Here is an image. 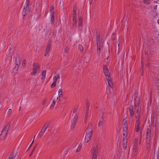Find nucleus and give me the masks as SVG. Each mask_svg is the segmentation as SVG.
Wrapping results in <instances>:
<instances>
[{"instance_id":"1","label":"nucleus","mask_w":159,"mask_h":159,"mask_svg":"<svg viewBox=\"0 0 159 159\" xmlns=\"http://www.w3.org/2000/svg\"><path fill=\"white\" fill-rule=\"evenodd\" d=\"M103 70L106 79L107 81V83L106 82V84H108L109 86L111 87L113 84L112 79L110 77V73L109 70L105 65H104Z\"/></svg>"},{"instance_id":"2","label":"nucleus","mask_w":159,"mask_h":159,"mask_svg":"<svg viewBox=\"0 0 159 159\" xmlns=\"http://www.w3.org/2000/svg\"><path fill=\"white\" fill-rule=\"evenodd\" d=\"M92 131V127L91 125H90L87 129L85 139L86 142H88L90 139L91 137Z\"/></svg>"},{"instance_id":"3","label":"nucleus","mask_w":159,"mask_h":159,"mask_svg":"<svg viewBox=\"0 0 159 159\" xmlns=\"http://www.w3.org/2000/svg\"><path fill=\"white\" fill-rule=\"evenodd\" d=\"M128 131H123V146L124 150L127 148V144Z\"/></svg>"},{"instance_id":"4","label":"nucleus","mask_w":159,"mask_h":159,"mask_svg":"<svg viewBox=\"0 0 159 159\" xmlns=\"http://www.w3.org/2000/svg\"><path fill=\"white\" fill-rule=\"evenodd\" d=\"M9 126L8 125H7L4 127L0 136L1 139H3L6 137L7 133L9 130Z\"/></svg>"},{"instance_id":"5","label":"nucleus","mask_w":159,"mask_h":159,"mask_svg":"<svg viewBox=\"0 0 159 159\" xmlns=\"http://www.w3.org/2000/svg\"><path fill=\"white\" fill-rule=\"evenodd\" d=\"M39 68V66L37 63H34V64L33 68V72L31 73L34 75H38L39 73L38 72V70Z\"/></svg>"},{"instance_id":"6","label":"nucleus","mask_w":159,"mask_h":159,"mask_svg":"<svg viewBox=\"0 0 159 159\" xmlns=\"http://www.w3.org/2000/svg\"><path fill=\"white\" fill-rule=\"evenodd\" d=\"M138 142V139H135L134 141V144L133 149V155L134 156H136L137 155V152Z\"/></svg>"},{"instance_id":"7","label":"nucleus","mask_w":159,"mask_h":159,"mask_svg":"<svg viewBox=\"0 0 159 159\" xmlns=\"http://www.w3.org/2000/svg\"><path fill=\"white\" fill-rule=\"evenodd\" d=\"M29 0H26L22 12V14L24 16H25V14H26L28 12V10L29 9V7L28 6L29 4Z\"/></svg>"},{"instance_id":"8","label":"nucleus","mask_w":159,"mask_h":159,"mask_svg":"<svg viewBox=\"0 0 159 159\" xmlns=\"http://www.w3.org/2000/svg\"><path fill=\"white\" fill-rule=\"evenodd\" d=\"M139 120L138 117H137V118H136V124H135V130L137 132H138L139 131L140 125V122L139 121Z\"/></svg>"},{"instance_id":"9","label":"nucleus","mask_w":159,"mask_h":159,"mask_svg":"<svg viewBox=\"0 0 159 159\" xmlns=\"http://www.w3.org/2000/svg\"><path fill=\"white\" fill-rule=\"evenodd\" d=\"M48 126V125H45L44 126V127H43L41 130V131L39 133L38 135V137H41L43 135L46 130H47Z\"/></svg>"},{"instance_id":"10","label":"nucleus","mask_w":159,"mask_h":159,"mask_svg":"<svg viewBox=\"0 0 159 159\" xmlns=\"http://www.w3.org/2000/svg\"><path fill=\"white\" fill-rule=\"evenodd\" d=\"M76 17V10L74 9L73 12V25L75 26L77 25Z\"/></svg>"},{"instance_id":"11","label":"nucleus","mask_w":159,"mask_h":159,"mask_svg":"<svg viewBox=\"0 0 159 159\" xmlns=\"http://www.w3.org/2000/svg\"><path fill=\"white\" fill-rule=\"evenodd\" d=\"M135 106H139V104H140L139 99L138 97V93H135L134 95Z\"/></svg>"},{"instance_id":"12","label":"nucleus","mask_w":159,"mask_h":159,"mask_svg":"<svg viewBox=\"0 0 159 159\" xmlns=\"http://www.w3.org/2000/svg\"><path fill=\"white\" fill-rule=\"evenodd\" d=\"M20 64V60L17 59L16 60V63H15V66L14 67V70L17 71L18 70Z\"/></svg>"},{"instance_id":"13","label":"nucleus","mask_w":159,"mask_h":159,"mask_svg":"<svg viewBox=\"0 0 159 159\" xmlns=\"http://www.w3.org/2000/svg\"><path fill=\"white\" fill-rule=\"evenodd\" d=\"M139 106H135L137 108V110L136 111V113H137V115H136V118H137V117H138L139 118V120H140V104H139Z\"/></svg>"},{"instance_id":"14","label":"nucleus","mask_w":159,"mask_h":159,"mask_svg":"<svg viewBox=\"0 0 159 159\" xmlns=\"http://www.w3.org/2000/svg\"><path fill=\"white\" fill-rule=\"evenodd\" d=\"M130 116L131 118L133 117L134 112L133 111V107L132 105H130L129 108Z\"/></svg>"},{"instance_id":"15","label":"nucleus","mask_w":159,"mask_h":159,"mask_svg":"<svg viewBox=\"0 0 159 159\" xmlns=\"http://www.w3.org/2000/svg\"><path fill=\"white\" fill-rule=\"evenodd\" d=\"M59 76L60 75L59 74H57L56 73H55L53 77V80L54 81L53 82H54V83H57Z\"/></svg>"},{"instance_id":"16","label":"nucleus","mask_w":159,"mask_h":159,"mask_svg":"<svg viewBox=\"0 0 159 159\" xmlns=\"http://www.w3.org/2000/svg\"><path fill=\"white\" fill-rule=\"evenodd\" d=\"M151 136V130L149 128H148L147 130L146 139H150Z\"/></svg>"},{"instance_id":"17","label":"nucleus","mask_w":159,"mask_h":159,"mask_svg":"<svg viewBox=\"0 0 159 159\" xmlns=\"http://www.w3.org/2000/svg\"><path fill=\"white\" fill-rule=\"evenodd\" d=\"M46 71L45 70H44L43 71L42 73V82L43 83L44 82L45 79L46 77Z\"/></svg>"},{"instance_id":"18","label":"nucleus","mask_w":159,"mask_h":159,"mask_svg":"<svg viewBox=\"0 0 159 159\" xmlns=\"http://www.w3.org/2000/svg\"><path fill=\"white\" fill-rule=\"evenodd\" d=\"M98 151V148L96 145H94L92 150V153L97 154Z\"/></svg>"},{"instance_id":"19","label":"nucleus","mask_w":159,"mask_h":159,"mask_svg":"<svg viewBox=\"0 0 159 159\" xmlns=\"http://www.w3.org/2000/svg\"><path fill=\"white\" fill-rule=\"evenodd\" d=\"M83 20L81 17H80L79 22V28H81L82 26Z\"/></svg>"},{"instance_id":"20","label":"nucleus","mask_w":159,"mask_h":159,"mask_svg":"<svg viewBox=\"0 0 159 159\" xmlns=\"http://www.w3.org/2000/svg\"><path fill=\"white\" fill-rule=\"evenodd\" d=\"M51 47V42H48L47 45V48L46 49L45 52H48L50 50V48Z\"/></svg>"},{"instance_id":"21","label":"nucleus","mask_w":159,"mask_h":159,"mask_svg":"<svg viewBox=\"0 0 159 159\" xmlns=\"http://www.w3.org/2000/svg\"><path fill=\"white\" fill-rule=\"evenodd\" d=\"M102 48V45H101L100 42L97 43V49L98 50H101Z\"/></svg>"},{"instance_id":"22","label":"nucleus","mask_w":159,"mask_h":159,"mask_svg":"<svg viewBox=\"0 0 159 159\" xmlns=\"http://www.w3.org/2000/svg\"><path fill=\"white\" fill-rule=\"evenodd\" d=\"M63 90L62 89H59L58 92V96L59 97H62V96Z\"/></svg>"},{"instance_id":"23","label":"nucleus","mask_w":159,"mask_h":159,"mask_svg":"<svg viewBox=\"0 0 159 159\" xmlns=\"http://www.w3.org/2000/svg\"><path fill=\"white\" fill-rule=\"evenodd\" d=\"M78 115L77 114H75L73 118V121L77 122V120L78 119Z\"/></svg>"},{"instance_id":"24","label":"nucleus","mask_w":159,"mask_h":159,"mask_svg":"<svg viewBox=\"0 0 159 159\" xmlns=\"http://www.w3.org/2000/svg\"><path fill=\"white\" fill-rule=\"evenodd\" d=\"M11 54L10 53H8L7 55V57L6 58V62H7L8 61L11 60Z\"/></svg>"},{"instance_id":"25","label":"nucleus","mask_w":159,"mask_h":159,"mask_svg":"<svg viewBox=\"0 0 159 159\" xmlns=\"http://www.w3.org/2000/svg\"><path fill=\"white\" fill-rule=\"evenodd\" d=\"M55 103H56L55 101V100H53V102L52 103V104L51 105L50 107V110H52V109H53V108L54 107V106L55 105Z\"/></svg>"},{"instance_id":"26","label":"nucleus","mask_w":159,"mask_h":159,"mask_svg":"<svg viewBox=\"0 0 159 159\" xmlns=\"http://www.w3.org/2000/svg\"><path fill=\"white\" fill-rule=\"evenodd\" d=\"M76 122L73 121L72 124L71 126V130H73L76 124Z\"/></svg>"},{"instance_id":"27","label":"nucleus","mask_w":159,"mask_h":159,"mask_svg":"<svg viewBox=\"0 0 159 159\" xmlns=\"http://www.w3.org/2000/svg\"><path fill=\"white\" fill-rule=\"evenodd\" d=\"M123 131H127V125H123Z\"/></svg>"},{"instance_id":"28","label":"nucleus","mask_w":159,"mask_h":159,"mask_svg":"<svg viewBox=\"0 0 159 159\" xmlns=\"http://www.w3.org/2000/svg\"><path fill=\"white\" fill-rule=\"evenodd\" d=\"M82 146V144L81 143H80L79 144L76 150L77 152H79L80 151L81 148Z\"/></svg>"},{"instance_id":"29","label":"nucleus","mask_w":159,"mask_h":159,"mask_svg":"<svg viewBox=\"0 0 159 159\" xmlns=\"http://www.w3.org/2000/svg\"><path fill=\"white\" fill-rule=\"evenodd\" d=\"M51 22L52 24L53 23L54 20V18H55V15H51Z\"/></svg>"},{"instance_id":"30","label":"nucleus","mask_w":159,"mask_h":159,"mask_svg":"<svg viewBox=\"0 0 159 159\" xmlns=\"http://www.w3.org/2000/svg\"><path fill=\"white\" fill-rule=\"evenodd\" d=\"M69 48L65 46L64 47V50L65 53H67L68 52V51H69Z\"/></svg>"},{"instance_id":"31","label":"nucleus","mask_w":159,"mask_h":159,"mask_svg":"<svg viewBox=\"0 0 159 159\" xmlns=\"http://www.w3.org/2000/svg\"><path fill=\"white\" fill-rule=\"evenodd\" d=\"M100 36L99 35H98L96 38V42L97 43H100Z\"/></svg>"},{"instance_id":"32","label":"nucleus","mask_w":159,"mask_h":159,"mask_svg":"<svg viewBox=\"0 0 159 159\" xmlns=\"http://www.w3.org/2000/svg\"><path fill=\"white\" fill-rule=\"evenodd\" d=\"M78 48H79V49L80 50L81 52H82L83 51V49H84V48H83V46L81 45H79Z\"/></svg>"},{"instance_id":"33","label":"nucleus","mask_w":159,"mask_h":159,"mask_svg":"<svg viewBox=\"0 0 159 159\" xmlns=\"http://www.w3.org/2000/svg\"><path fill=\"white\" fill-rule=\"evenodd\" d=\"M50 12L51 13V15H54V13L53 11V7H51L50 10Z\"/></svg>"},{"instance_id":"34","label":"nucleus","mask_w":159,"mask_h":159,"mask_svg":"<svg viewBox=\"0 0 159 159\" xmlns=\"http://www.w3.org/2000/svg\"><path fill=\"white\" fill-rule=\"evenodd\" d=\"M103 121L102 120L99 121L98 124L99 127H101V126L102 125Z\"/></svg>"},{"instance_id":"35","label":"nucleus","mask_w":159,"mask_h":159,"mask_svg":"<svg viewBox=\"0 0 159 159\" xmlns=\"http://www.w3.org/2000/svg\"><path fill=\"white\" fill-rule=\"evenodd\" d=\"M150 139H146V142L147 144V147H148L149 146V143H150Z\"/></svg>"},{"instance_id":"36","label":"nucleus","mask_w":159,"mask_h":159,"mask_svg":"<svg viewBox=\"0 0 159 159\" xmlns=\"http://www.w3.org/2000/svg\"><path fill=\"white\" fill-rule=\"evenodd\" d=\"M92 154H93V157L92 159H96L97 154L92 153Z\"/></svg>"},{"instance_id":"37","label":"nucleus","mask_w":159,"mask_h":159,"mask_svg":"<svg viewBox=\"0 0 159 159\" xmlns=\"http://www.w3.org/2000/svg\"><path fill=\"white\" fill-rule=\"evenodd\" d=\"M26 64V61L25 60H24L22 62V66L23 67V68L25 67Z\"/></svg>"},{"instance_id":"38","label":"nucleus","mask_w":159,"mask_h":159,"mask_svg":"<svg viewBox=\"0 0 159 159\" xmlns=\"http://www.w3.org/2000/svg\"><path fill=\"white\" fill-rule=\"evenodd\" d=\"M89 104L88 103H87V104L86 107V111H89Z\"/></svg>"},{"instance_id":"39","label":"nucleus","mask_w":159,"mask_h":159,"mask_svg":"<svg viewBox=\"0 0 159 159\" xmlns=\"http://www.w3.org/2000/svg\"><path fill=\"white\" fill-rule=\"evenodd\" d=\"M143 2L147 4H148L149 3V1L148 0H143Z\"/></svg>"},{"instance_id":"40","label":"nucleus","mask_w":159,"mask_h":159,"mask_svg":"<svg viewBox=\"0 0 159 159\" xmlns=\"http://www.w3.org/2000/svg\"><path fill=\"white\" fill-rule=\"evenodd\" d=\"M14 156L13 154H11L10 155L9 158V159H14Z\"/></svg>"},{"instance_id":"41","label":"nucleus","mask_w":159,"mask_h":159,"mask_svg":"<svg viewBox=\"0 0 159 159\" xmlns=\"http://www.w3.org/2000/svg\"><path fill=\"white\" fill-rule=\"evenodd\" d=\"M11 112V109H9L7 112V115L9 116Z\"/></svg>"},{"instance_id":"42","label":"nucleus","mask_w":159,"mask_h":159,"mask_svg":"<svg viewBox=\"0 0 159 159\" xmlns=\"http://www.w3.org/2000/svg\"><path fill=\"white\" fill-rule=\"evenodd\" d=\"M77 110V108L76 107H75L74 108L73 112L74 113H75Z\"/></svg>"},{"instance_id":"43","label":"nucleus","mask_w":159,"mask_h":159,"mask_svg":"<svg viewBox=\"0 0 159 159\" xmlns=\"http://www.w3.org/2000/svg\"><path fill=\"white\" fill-rule=\"evenodd\" d=\"M127 121L125 119H124L123 120V125H127Z\"/></svg>"},{"instance_id":"44","label":"nucleus","mask_w":159,"mask_h":159,"mask_svg":"<svg viewBox=\"0 0 159 159\" xmlns=\"http://www.w3.org/2000/svg\"><path fill=\"white\" fill-rule=\"evenodd\" d=\"M56 84V83H54V82H53L52 84L51 85V88H53V87H55Z\"/></svg>"},{"instance_id":"45","label":"nucleus","mask_w":159,"mask_h":159,"mask_svg":"<svg viewBox=\"0 0 159 159\" xmlns=\"http://www.w3.org/2000/svg\"><path fill=\"white\" fill-rule=\"evenodd\" d=\"M46 101V99H43L42 102V104L43 105H44L45 104Z\"/></svg>"},{"instance_id":"46","label":"nucleus","mask_w":159,"mask_h":159,"mask_svg":"<svg viewBox=\"0 0 159 159\" xmlns=\"http://www.w3.org/2000/svg\"><path fill=\"white\" fill-rule=\"evenodd\" d=\"M97 53H98V55L100 54V51L101 50H98L97 49Z\"/></svg>"},{"instance_id":"47","label":"nucleus","mask_w":159,"mask_h":159,"mask_svg":"<svg viewBox=\"0 0 159 159\" xmlns=\"http://www.w3.org/2000/svg\"><path fill=\"white\" fill-rule=\"evenodd\" d=\"M34 139H33V140L32 141V143H31V144H30V145L29 147V148H30L31 147V146L32 145L33 143H34Z\"/></svg>"},{"instance_id":"48","label":"nucleus","mask_w":159,"mask_h":159,"mask_svg":"<svg viewBox=\"0 0 159 159\" xmlns=\"http://www.w3.org/2000/svg\"><path fill=\"white\" fill-rule=\"evenodd\" d=\"M88 115L87 114H85V120H86L88 118Z\"/></svg>"},{"instance_id":"49","label":"nucleus","mask_w":159,"mask_h":159,"mask_svg":"<svg viewBox=\"0 0 159 159\" xmlns=\"http://www.w3.org/2000/svg\"><path fill=\"white\" fill-rule=\"evenodd\" d=\"M152 126L153 127H154L155 126L156 124H155L154 122H153L152 124Z\"/></svg>"},{"instance_id":"50","label":"nucleus","mask_w":159,"mask_h":159,"mask_svg":"<svg viewBox=\"0 0 159 159\" xmlns=\"http://www.w3.org/2000/svg\"><path fill=\"white\" fill-rule=\"evenodd\" d=\"M60 97H57V100H58V101H59L60 100Z\"/></svg>"},{"instance_id":"51","label":"nucleus","mask_w":159,"mask_h":159,"mask_svg":"<svg viewBox=\"0 0 159 159\" xmlns=\"http://www.w3.org/2000/svg\"><path fill=\"white\" fill-rule=\"evenodd\" d=\"M152 93L151 92V100H150V102H152V99H151V97H152Z\"/></svg>"},{"instance_id":"52","label":"nucleus","mask_w":159,"mask_h":159,"mask_svg":"<svg viewBox=\"0 0 159 159\" xmlns=\"http://www.w3.org/2000/svg\"><path fill=\"white\" fill-rule=\"evenodd\" d=\"M48 52H45V54H44V56H46L47 55V54Z\"/></svg>"},{"instance_id":"53","label":"nucleus","mask_w":159,"mask_h":159,"mask_svg":"<svg viewBox=\"0 0 159 159\" xmlns=\"http://www.w3.org/2000/svg\"><path fill=\"white\" fill-rule=\"evenodd\" d=\"M35 147L33 149V150H32L31 154L32 153V152H34V149H35Z\"/></svg>"},{"instance_id":"54","label":"nucleus","mask_w":159,"mask_h":159,"mask_svg":"<svg viewBox=\"0 0 159 159\" xmlns=\"http://www.w3.org/2000/svg\"><path fill=\"white\" fill-rule=\"evenodd\" d=\"M142 69H143V64L142 61Z\"/></svg>"},{"instance_id":"55","label":"nucleus","mask_w":159,"mask_h":159,"mask_svg":"<svg viewBox=\"0 0 159 159\" xmlns=\"http://www.w3.org/2000/svg\"><path fill=\"white\" fill-rule=\"evenodd\" d=\"M89 111H86V114L88 115Z\"/></svg>"},{"instance_id":"56","label":"nucleus","mask_w":159,"mask_h":159,"mask_svg":"<svg viewBox=\"0 0 159 159\" xmlns=\"http://www.w3.org/2000/svg\"><path fill=\"white\" fill-rule=\"evenodd\" d=\"M120 42H118V46H119V45H120Z\"/></svg>"},{"instance_id":"57","label":"nucleus","mask_w":159,"mask_h":159,"mask_svg":"<svg viewBox=\"0 0 159 159\" xmlns=\"http://www.w3.org/2000/svg\"><path fill=\"white\" fill-rule=\"evenodd\" d=\"M35 136L34 137V139L35 138Z\"/></svg>"},{"instance_id":"58","label":"nucleus","mask_w":159,"mask_h":159,"mask_svg":"<svg viewBox=\"0 0 159 159\" xmlns=\"http://www.w3.org/2000/svg\"><path fill=\"white\" fill-rule=\"evenodd\" d=\"M159 157H158V156H157V158H158V159Z\"/></svg>"},{"instance_id":"59","label":"nucleus","mask_w":159,"mask_h":159,"mask_svg":"<svg viewBox=\"0 0 159 159\" xmlns=\"http://www.w3.org/2000/svg\"><path fill=\"white\" fill-rule=\"evenodd\" d=\"M90 1H92L93 0H89Z\"/></svg>"},{"instance_id":"60","label":"nucleus","mask_w":159,"mask_h":159,"mask_svg":"<svg viewBox=\"0 0 159 159\" xmlns=\"http://www.w3.org/2000/svg\"><path fill=\"white\" fill-rule=\"evenodd\" d=\"M21 109V108L20 107L19 109V111H20V109Z\"/></svg>"},{"instance_id":"61","label":"nucleus","mask_w":159,"mask_h":159,"mask_svg":"<svg viewBox=\"0 0 159 159\" xmlns=\"http://www.w3.org/2000/svg\"><path fill=\"white\" fill-rule=\"evenodd\" d=\"M34 159H36V157H34Z\"/></svg>"},{"instance_id":"62","label":"nucleus","mask_w":159,"mask_h":159,"mask_svg":"<svg viewBox=\"0 0 159 159\" xmlns=\"http://www.w3.org/2000/svg\"><path fill=\"white\" fill-rule=\"evenodd\" d=\"M142 75H143V72L142 73Z\"/></svg>"},{"instance_id":"63","label":"nucleus","mask_w":159,"mask_h":159,"mask_svg":"<svg viewBox=\"0 0 159 159\" xmlns=\"http://www.w3.org/2000/svg\"><path fill=\"white\" fill-rule=\"evenodd\" d=\"M49 159H52V158H50Z\"/></svg>"}]
</instances>
